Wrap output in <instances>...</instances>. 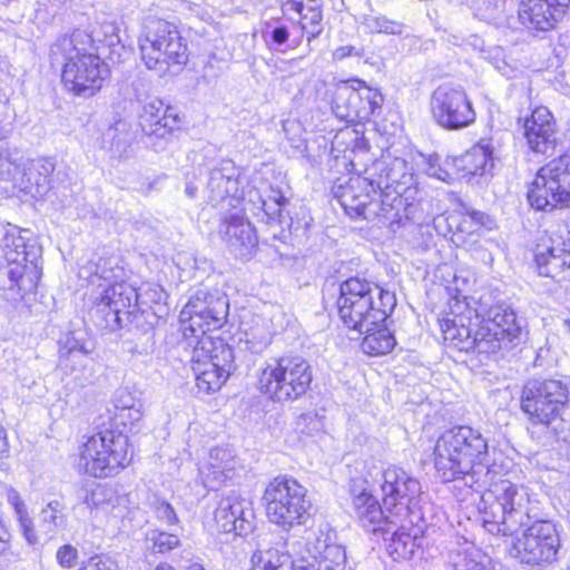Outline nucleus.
I'll return each instance as SVG.
<instances>
[{
	"instance_id": "f257e3e1",
	"label": "nucleus",
	"mask_w": 570,
	"mask_h": 570,
	"mask_svg": "<svg viewBox=\"0 0 570 570\" xmlns=\"http://www.w3.org/2000/svg\"><path fill=\"white\" fill-rule=\"evenodd\" d=\"M529 498L523 488L499 480L481 497L479 511L485 530L495 535H514L523 529L510 548L521 563L544 568L558 560L561 548L557 524L550 520H531Z\"/></svg>"
},
{
	"instance_id": "f03ea898",
	"label": "nucleus",
	"mask_w": 570,
	"mask_h": 570,
	"mask_svg": "<svg viewBox=\"0 0 570 570\" xmlns=\"http://www.w3.org/2000/svg\"><path fill=\"white\" fill-rule=\"evenodd\" d=\"M434 465L444 482L462 479L476 489H490L498 482H493L487 439L468 425L441 434L434 446Z\"/></svg>"
},
{
	"instance_id": "7ed1b4c3",
	"label": "nucleus",
	"mask_w": 570,
	"mask_h": 570,
	"mask_svg": "<svg viewBox=\"0 0 570 570\" xmlns=\"http://www.w3.org/2000/svg\"><path fill=\"white\" fill-rule=\"evenodd\" d=\"M81 33L59 38L50 49L53 63H62L65 88L79 97H92L109 75L108 66L95 53L79 47Z\"/></svg>"
},
{
	"instance_id": "20e7f679",
	"label": "nucleus",
	"mask_w": 570,
	"mask_h": 570,
	"mask_svg": "<svg viewBox=\"0 0 570 570\" xmlns=\"http://www.w3.org/2000/svg\"><path fill=\"white\" fill-rule=\"evenodd\" d=\"M138 48L142 62L159 76L171 67L180 69L188 61L187 43L178 28L161 18L147 17L138 36Z\"/></svg>"
},
{
	"instance_id": "39448f33",
	"label": "nucleus",
	"mask_w": 570,
	"mask_h": 570,
	"mask_svg": "<svg viewBox=\"0 0 570 570\" xmlns=\"http://www.w3.org/2000/svg\"><path fill=\"white\" fill-rule=\"evenodd\" d=\"M0 256L6 265L0 274L9 279V289H17L21 295L33 292L42 275V248L38 242L16 227L6 232L0 243Z\"/></svg>"
},
{
	"instance_id": "423d86ee",
	"label": "nucleus",
	"mask_w": 570,
	"mask_h": 570,
	"mask_svg": "<svg viewBox=\"0 0 570 570\" xmlns=\"http://www.w3.org/2000/svg\"><path fill=\"white\" fill-rule=\"evenodd\" d=\"M371 186L363 176L351 177L344 186H340L336 198L345 213L351 217H362L373 222L376 218L387 224L393 230L409 220L406 199L399 195L375 199Z\"/></svg>"
},
{
	"instance_id": "0eeeda50",
	"label": "nucleus",
	"mask_w": 570,
	"mask_h": 570,
	"mask_svg": "<svg viewBox=\"0 0 570 570\" xmlns=\"http://www.w3.org/2000/svg\"><path fill=\"white\" fill-rule=\"evenodd\" d=\"M180 344L188 353L198 392L210 394L220 390L235 368L233 348L213 336H200L195 344L194 341Z\"/></svg>"
},
{
	"instance_id": "6e6552de",
	"label": "nucleus",
	"mask_w": 570,
	"mask_h": 570,
	"mask_svg": "<svg viewBox=\"0 0 570 570\" xmlns=\"http://www.w3.org/2000/svg\"><path fill=\"white\" fill-rule=\"evenodd\" d=\"M474 304V318L480 321V346L487 355L509 351L522 341V320L512 307L493 303L483 295Z\"/></svg>"
},
{
	"instance_id": "1a4fd4ad",
	"label": "nucleus",
	"mask_w": 570,
	"mask_h": 570,
	"mask_svg": "<svg viewBox=\"0 0 570 570\" xmlns=\"http://www.w3.org/2000/svg\"><path fill=\"white\" fill-rule=\"evenodd\" d=\"M313 367L301 355L287 354L272 358L262 370L258 386L262 393L276 402L295 401L311 387Z\"/></svg>"
},
{
	"instance_id": "9d476101",
	"label": "nucleus",
	"mask_w": 570,
	"mask_h": 570,
	"mask_svg": "<svg viewBox=\"0 0 570 570\" xmlns=\"http://www.w3.org/2000/svg\"><path fill=\"white\" fill-rule=\"evenodd\" d=\"M128 436L119 431L104 430L83 444L78 465L95 478H108L131 461Z\"/></svg>"
},
{
	"instance_id": "9b49d317",
	"label": "nucleus",
	"mask_w": 570,
	"mask_h": 570,
	"mask_svg": "<svg viewBox=\"0 0 570 570\" xmlns=\"http://www.w3.org/2000/svg\"><path fill=\"white\" fill-rule=\"evenodd\" d=\"M306 492V488L293 478L281 475L273 479L263 495L269 521L283 528L305 524L312 507Z\"/></svg>"
},
{
	"instance_id": "f8f14e48",
	"label": "nucleus",
	"mask_w": 570,
	"mask_h": 570,
	"mask_svg": "<svg viewBox=\"0 0 570 570\" xmlns=\"http://www.w3.org/2000/svg\"><path fill=\"white\" fill-rule=\"evenodd\" d=\"M569 386L562 380H529L521 394V410L532 424L549 426L562 416L568 404Z\"/></svg>"
},
{
	"instance_id": "ddd939ff",
	"label": "nucleus",
	"mask_w": 570,
	"mask_h": 570,
	"mask_svg": "<svg viewBox=\"0 0 570 570\" xmlns=\"http://www.w3.org/2000/svg\"><path fill=\"white\" fill-rule=\"evenodd\" d=\"M527 195L537 210L570 207V156H560L541 167Z\"/></svg>"
},
{
	"instance_id": "4468645a",
	"label": "nucleus",
	"mask_w": 570,
	"mask_h": 570,
	"mask_svg": "<svg viewBox=\"0 0 570 570\" xmlns=\"http://www.w3.org/2000/svg\"><path fill=\"white\" fill-rule=\"evenodd\" d=\"M228 309V298L220 292L196 291L180 312L184 336L187 337L188 332L194 336L185 341H194L195 344L200 336H207V331L219 328L227 318Z\"/></svg>"
},
{
	"instance_id": "2eb2a0df",
	"label": "nucleus",
	"mask_w": 570,
	"mask_h": 570,
	"mask_svg": "<svg viewBox=\"0 0 570 570\" xmlns=\"http://www.w3.org/2000/svg\"><path fill=\"white\" fill-rule=\"evenodd\" d=\"M381 92L365 85L363 80L342 81L335 88L332 110L336 118L346 122L365 121L381 109Z\"/></svg>"
},
{
	"instance_id": "dca6fc26",
	"label": "nucleus",
	"mask_w": 570,
	"mask_h": 570,
	"mask_svg": "<svg viewBox=\"0 0 570 570\" xmlns=\"http://www.w3.org/2000/svg\"><path fill=\"white\" fill-rule=\"evenodd\" d=\"M92 313L99 320L98 325L110 331L132 324L140 313L136 287L126 282L108 286Z\"/></svg>"
},
{
	"instance_id": "f3484780",
	"label": "nucleus",
	"mask_w": 570,
	"mask_h": 570,
	"mask_svg": "<svg viewBox=\"0 0 570 570\" xmlns=\"http://www.w3.org/2000/svg\"><path fill=\"white\" fill-rule=\"evenodd\" d=\"M430 108L435 122L448 130H460L475 121V111L464 90L439 86L431 96Z\"/></svg>"
},
{
	"instance_id": "a211bd4d",
	"label": "nucleus",
	"mask_w": 570,
	"mask_h": 570,
	"mask_svg": "<svg viewBox=\"0 0 570 570\" xmlns=\"http://www.w3.org/2000/svg\"><path fill=\"white\" fill-rule=\"evenodd\" d=\"M450 317L441 321V331L449 345L462 352L485 354L480 346V321L474 318V305L464 299H455L450 305Z\"/></svg>"
},
{
	"instance_id": "6ab92c4d",
	"label": "nucleus",
	"mask_w": 570,
	"mask_h": 570,
	"mask_svg": "<svg viewBox=\"0 0 570 570\" xmlns=\"http://www.w3.org/2000/svg\"><path fill=\"white\" fill-rule=\"evenodd\" d=\"M381 491L386 512L401 520L407 519L417 507L421 484L404 470L393 466L383 472Z\"/></svg>"
},
{
	"instance_id": "aec40b11",
	"label": "nucleus",
	"mask_w": 570,
	"mask_h": 570,
	"mask_svg": "<svg viewBox=\"0 0 570 570\" xmlns=\"http://www.w3.org/2000/svg\"><path fill=\"white\" fill-rule=\"evenodd\" d=\"M338 316L343 324L352 331H368L372 325L386 322L396 305L394 293L386 292L377 302H336Z\"/></svg>"
},
{
	"instance_id": "412c9836",
	"label": "nucleus",
	"mask_w": 570,
	"mask_h": 570,
	"mask_svg": "<svg viewBox=\"0 0 570 570\" xmlns=\"http://www.w3.org/2000/svg\"><path fill=\"white\" fill-rule=\"evenodd\" d=\"M217 528L225 533L247 535L253 530L254 511L250 502L235 491L223 495L214 512Z\"/></svg>"
},
{
	"instance_id": "4be33fe9",
	"label": "nucleus",
	"mask_w": 570,
	"mask_h": 570,
	"mask_svg": "<svg viewBox=\"0 0 570 570\" xmlns=\"http://www.w3.org/2000/svg\"><path fill=\"white\" fill-rule=\"evenodd\" d=\"M16 168L6 180L13 183L19 190L33 197L45 196L51 187L55 163L49 158H37L20 164L14 158Z\"/></svg>"
},
{
	"instance_id": "5701e85b",
	"label": "nucleus",
	"mask_w": 570,
	"mask_h": 570,
	"mask_svg": "<svg viewBox=\"0 0 570 570\" xmlns=\"http://www.w3.org/2000/svg\"><path fill=\"white\" fill-rule=\"evenodd\" d=\"M523 136L534 154L552 155L558 144L556 120L547 107H537L524 119Z\"/></svg>"
},
{
	"instance_id": "b1692460",
	"label": "nucleus",
	"mask_w": 570,
	"mask_h": 570,
	"mask_svg": "<svg viewBox=\"0 0 570 570\" xmlns=\"http://www.w3.org/2000/svg\"><path fill=\"white\" fill-rule=\"evenodd\" d=\"M219 233L230 253L237 258L249 259L258 246L253 225L239 212L222 219Z\"/></svg>"
},
{
	"instance_id": "393cba45",
	"label": "nucleus",
	"mask_w": 570,
	"mask_h": 570,
	"mask_svg": "<svg viewBox=\"0 0 570 570\" xmlns=\"http://www.w3.org/2000/svg\"><path fill=\"white\" fill-rule=\"evenodd\" d=\"M382 171H386V176L380 197L385 198L389 195L391 197L399 195L401 198H405L406 207L409 208V219H411L413 206L409 203V197L404 196V193L410 191L409 185L413 179L409 171V164L399 157L383 156L370 166L372 175H376V173L382 174Z\"/></svg>"
},
{
	"instance_id": "a878e982",
	"label": "nucleus",
	"mask_w": 570,
	"mask_h": 570,
	"mask_svg": "<svg viewBox=\"0 0 570 570\" xmlns=\"http://www.w3.org/2000/svg\"><path fill=\"white\" fill-rule=\"evenodd\" d=\"M569 3L570 0H522L519 20L527 28L548 31L564 16Z\"/></svg>"
},
{
	"instance_id": "bb28decb",
	"label": "nucleus",
	"mask_w": 570,
	"mask_h": 570,
	"mask_svg": "<svg viewBox=\"0 0 570 570\" xmlns=\"http://www.w3.org/2000/svg\"><path fill=\"white\" fill-rule=\"evenodd\" d=\"M239 173L232 160H223L219 165L209 171L206 184V199L213 206L229 199V205L236 207L234 203H239Z\"/></svg>"
},
{
	"instance_id": "cd10ccee",
	"label": "nucleus",
	"mask_w": 570,
	"mask_h": 570,
	"mask_svg": "<svg viewBox=\"0 0 570 570\" xmlns=\"http://www.w3.org/2000/svg\"><path fill=\"white\" fill-rule=\"evenodd\" d=\"M282 11L291 20H297L301 33L307 35V42L317 38L323 31V11L316 0H286Z\"/></svg>"
},
{
	"instance_id": "c85d7f7f",
	"label": "nucleus",
	"mask_w": 570,
	"mask_h": 570,
	"mask_svg": "<svg viewBox=\"0 0 570 570\" xmlns=\"http://www.w3.org/2000/svg\"><path fill=\"white\" fill-rule=\"evenodd\" d=\"M235 464L236 461L230 450L213 449L208 462L199 468L203 485L208 490H218L227 479L232 478Z\"/></svg>"
},
{
	"instance_id": "c756f323",
	"label": "nucleus",
	"mask_w": 570,
	"mask_h": 570,
	"mask_svg": "<svg viewBox=\"0 0 570 570\" xmlns=\"http://www.w3.org/2000/svg\"><path fill=\"white\" fill-rule=\"evenodd\" d=\"M353 507L361 525L368 531H391V523H395L393 515L385 514L379 501L365 490L354 495Z\"/></svg>"
},
{
	"instance_id": "7c9ffc66",
	"label": "nucleus",
	"mask_w": 570,
	"mask_h": 570,
	"mask_svg": "<svg viewBox=\"0 0 570 570\" xmlns=\"http://www.w3.org/2000/svg\"><path fill=\"white\" fill-rule=\"evenodd\" d=\"M499 154V141L493 137L481 139L464 155L454 159V165L464 175H478L489 171Z\"/></svg>"
},
{
	"instance_id": "2f4dec72",
	"label": "nucleus",
	"mask_w": 570,
	"mask_h": 570,
	"mask_svg": "<svg viewBox=\"0 0 570 570\" xmlns=\"http://www.w3.org/2000/svg\"><path fill=\"white\" fill-rule=\"evenodd\" d=\"M90 353L91 348L86 343H80L75 337H68L60 348V366L75 374L76 380L89 382L92 376L89 371Z\"/></svg>"
},
{
	"instance_id": "473e14b6",
	"label": "nucleus",
	"mask_w": 570,
	"mask_h": 570,
	"mask_svg": "<svg viewBox=\"0 0 570 570\" xmlns=\"http://www.w3.org/2000/svg\"><path fill=\"white\" fill-rule=\"evenodd\" d=\"M387 291L379 284L360 277H350L340 285V296L337 302H377Z\"/></svg>"
},
{
	"instance_id": "72a5a7b5",
	"label": "nucleus",
	"mask_w": 570,
	"mask_h": 570,
	"mask_svg": "<svg viewBox=\"0 0 570 570\" xmlns=\"http://www.w3.org/2000/svg\"><path fill=\"white\" fill-rule=\"evenodd\" d=\"M120 503L117 491L107 484L95 483L90 488L79 491V505H85L90 511H104L115 509Z\"/></svg>"
},
{
	"instance_id": "f704fd0d",
	"label": "nucleus",
	"mask_w": 570,
	"mask_h": 570,
	"mask_svg": "<svg viewBox=\"0 0 570 570\" xmlns=\"http://www.w3.org/2000/svg\"><path fill=\"white\" fill-rule=\"evenodd\" d=\"M395 523H391V531H382L384 534L391 533L389 552L394 560L409 559L414 554L415 549L420 546L417 534H411L405 524L406 519H394Z\"/></svg>"
},
{
	"instance_id": "c9c22d12",
	"label": "nucleus",
	"mask_w": 570,
	"mask_h": 570,
	"mask_svg": "<svg viewBox=\"0 0 570 570\" xmlns=\"http://www.w3.org/2000/svg\"><path fill=\"white\" fill-rule=\"evenodd\" d=\"M356 332L360 335L364 334L361 347L363 352L368 355H385L390 353L396 344L395 337L386 327L385 322L372 325L368 331Z\"/></svg>"
},
{
	"instance_id": "e433bc0d",
	"label": "nucleus",
	"mask_w": 570,
	"mask_h": 570,
	"mask_svg": "<svg viewBox=\"0 0 570 570\" xmlns=\"http://www.w3.org/2000/svg\"><path fill=\"white\" fill-rule=\"evenodd\" d=\"M288 199L283 195L282 190L271 188L266 198L261 199L262 210L266 217L267 224H278L282 229H291L293 219L285 209Z\"/></svg>"
},
{
	"instance_id": "4c0bfd02",
	"label": "nucleus",
	"mask_w": 570,
	"mask_h": 570,
	"mask_svg": "<svg viewBox=\"0 0 570 570\" xmlns=\"http://www.w3.org/2000/svg\"><path fill=\"white\" fill-rule=\"evenodd\" d=\"M297 560L279 549L272 548L265 551H257L252 556V567L264 570H295Z\"/></svg>"
},
{
	"instance_id": "58836bf2",
	"label": "nucleus",
	"mask_w": 570,
	"mask_h": 570,
	"mask_svg": "<svg viewBox=\"0 0 570 570\" xmlns=\"http://www.w3.org/2000/svg\"><path fill=\"white\" fill-rule=\"evenodd\" d=\"M317 554H309L317 560L318 567L325 570H342L346 560L345 550L336 543L317 540L314 547Z\"/></svg>"
},
{
	"instance_id": "ea45409f",
	"label": "nucleus",
	"mask_w": 570,
	"mask_h": 570,
	"mask_svg": "<svg viewBox=\"0 0 570 570\" xmlns=\"http://www.w3.org/2000/svg\"><path fill=\"white\" fill-rule=\"evenodd\" d=\"M539 274L547 277H557L566 268H570V255L552 246L547 253L537 255Z\"/></svg>"
},
{
	"instance_id": "a19ab883",
	"label": "nucleus",
	"mask_w": 570,
	"mask_h": 570,
	"mask_svg": "<svg viewBox=\"0 0 570 570\" xmlns=\"http://www.w3.org/2000/svg\"><path fill=\"white\" fill-rule=\"evenodd\" d=\"M132 141L134 136L129 130V126L122 120L116 121L102 135L104 146L119 156L127 151Z\"/></svg>"
},
{
	"instance_id": "79ce46f5",
	"label": "nucleus",
	"mask_w": 570,
	"mask_h": 570,
	"mask_svg": "<svg viewBox=\"0 0 570 570\" xmlns=\"http://www.w3.org/2000/svg\"><path fill=\"white\" fill-rule=\"evenodd\" d=\"M164 102L161 100H151L144 105L140 114V127L147 135L164 137L166 129H161V115Z\"/></svg>"
},
{
	"instance_id": "37998d69",
	"label": "nucleus",
	"mask_w": 570,
	"mask_h": 570,
	"mask_svg": "<svg viewBox=\"0 0 570 570\" xmlns=\"http://www.w3.org/2000/svg\"><path fill=\"white\" fill-rule=\"evenodd\" d=\"M264 37L271 49L281 52H285L287 49H295L303 41V35L289 39V30L282 23L268 26L264 32Z\"/></svg>"
},
{
	"instance_id": "c03bdc74",
	"label": "nucleus",
	"mask_w": 570,
	"mask_h": 570,
	"mask_svg": "<svg viewBox=\"0 0 570 570\" xmlns=\"http://www.w3.org/2000/svg\"><path fill=\"white\" fill-rule=\"evenodd\" d=\"M450 563L453 570H493L490 559L478 551H458Z\"/></svg>"
},
{
	"instance_id": "a18cd8bd",
	"label": "nucleus",
	"mask_w": 570,
	"mask_h": 570,
	"mask_svg": "<svg viewBox=\"0 0 570 570\" xmlns=\"http://www.w3.org/2000/svg\"><path fill=\"white\" fill-rule=\"evenodd\" d=\"M65 507L58 501L53 500L47 504L46 508L41 510L40 519L43 524L46 532L51 533L55 530L62 525L65 522Z\"/></svg>"
},
{
	"instance_id": "49530a36",
	"label": "nucleus",
	"mask_w": 570,
	"mask_h": 570,
	"mask_svg": "<svg viewBox=\"0 0 570 570\" xmlns=\"http://www.w3.org/2000/svg\"><path fill=\"white\" fill-rule=\"evenodd\" d=\"M146 538L151 543V550L156 553H166L179 546L178 537L173 533L153 530L147 533Z\"/></svg>"
},
{
	"instance_id": "de8ad7c7",
	"label": "nucleus",
	"mask_w": 570,
	"mask_h": 570,
	"mask_svg": "<svg viewBox=\"0 0 570 570\" xmlns=\"http://www.w3.org/2000/svg\"><path fill=\"white\" fill-rule=\"evenodd\" d=\"M150 509L153 510L157 520L168 527L178 524V517L174 507L166 500L155 497L150 501Z\"/></svg>"
},
{
	"instance_id": "09e8293b",
	"label": "nucleus",
	"mask_w": 570,
	"mask_h": 570,
	"mask_svg": "<svg viewBox=\"0 0 570 570\" xmlns=\"http://www.w3.org/2000/svg\"><path fill=\"white\" fill-rule=\"evenodd\" d=\"M16 513L18 515L20 530L28 542V544L32 546L37 543V535L33 530V523L31 518L28 515L26 508L22 503L16 504Z\"/></svg>"
},
{
	"instance_id": "8fccbe9b",
	"label": "nucleus",
	"mask_w": 570,
	"mask_h": 570,
	"mask_svg": "<svg viewBox=\"0 0 570 570\" xmlns=\"http://www.w3.org/2000/svg\"><path fill=\"white\" fill-rule=\"evenodd\" d=\"M474 14L485 21L497 20L501 9L498 2L491 0H475L473 3Z\"/></svg>"
},
{
	"instance_id": "3c124183",
	"label": "nucleus",
	"mask_w": 570,
	"mask_h": 570,
	"mask_svg": "<svg viewBox=\"0 0 570 570\" xmlns=\"http://www.w3.org/2000/svg\"><path fill=\"white\" fill-rule=\"evenodd\" d=\"M78 551L70 544L62 546L57 551L58 563L65 569H71L76 566Z\"/></svg>"
},
{
	"instance_id": "603ef678",
	"label": "nucleus",
	"mask_w": 570,
	"mask_h": 570,
	"mask_svg": "<svg viewBox=\"0 0 570 570\" xmlns=\"http://www.w3.org/2000/svg\"><path fill=\"white\" fill-rule=\"evenodd\" d=\"M425 171L430 177H434L442 181L450 183L453 179V176L446 169L441 167L439 158H430Z\"/></svg>"
},
{
	"instance_id": "864d4df0",
	"label": "nucleus",
	"mask_w": 570,
	"mask_h": 570,
	"mask_svg": "<svg viewBox=\"0 0 570 570\" xmlns=\"http://www.w3.org/2000/svg\"><path fill=\"white\" fill-rule=\"evenodd\" d=\"M85 570H118L116 561L108 557L96 556L90 558Z\"/></svg>"
},
{
	"instance_id": "5fc2aeb1",
	"label": "nucleus",
	"mask_w": 570,
	"mask_h": 570,
	"mask_svg": "<svg viewBox=\"0 0 570 570\" xmlns=\"http://www.w3.org/2000/svg\"><path fill=\"white\" fill-rule=\"evenodd\" d=\"M347 57H364V50L354 46H341L333 51V59L341 61Z\"/></svg>"
},
{
	"instance_id": "6e6d98bb",
	"label": "nucleus",
	"mask_w": 570,
	"mask_h": 570,
	"mask_svg": "<svg viewBox=\"0 0 570 570\" xmlns=\"http://www.w3.org/2000/svg\"><path fill=\"white\" fill-rule=\"evenodd\" d=\"M386 171H382V174L376 173V175H372L370 173V166L365 168L363 178L368 181L371 186V190L374 195L377 194V191H382L384 180H385Z\"/></svg>"
},
{
	"instance_id": "4d7b16f0",
	"label": "nucleus",
	"mask_w": 570,
	"mask_h": 570,
	"mask_svg": "<svg viewBox=\"0 0 570 570\" xmlns=\"http://www.w3.org/2000/svg\"><path fill=\"white\" fill-rule=\"evenodd\" d=\"M117 416L121 420L122 424H135L136 422H139L142 417V412L140 409V404H137L135 406H130L127 410L122 412H118Z\"/></svg>"
},
{
	"instance_id": "13d9d810",
	"label": "nucleus",
	"mask_w": 570,
	"mask_h": 570,
	"mask_svg": "<svg viewBox=\"0 0 570 570\" xmlns=\"http://www.w3.org/2000/svg\"><path fill=\"white\" fill-rule=\"evenodd\" d=\"M115 404L118 412H122L130 406L137 405L131 394L126 390L119 391L118 396L115 400Z\"/></svg>"
},
{
	"instance_id": "bf43d9fd",
	"label": "nucleus",
	"mask_w": 570,
	"mask_h": 570,
	"mask_svg": "<svg viewBox=\"0 0 570 570\" xmlns=\"http://www.w3.org/2000/svg\"><path fill=\"white\" fill-rule=\"evenodd\" d=\"M161 129H166V134L171 131L174 126L177 122V115L174 112V109L171 107H165L161 115Z\"/></svg>"
},
{
	"instance_id": "052dcab7",
	"label": "nucleus",
	"mask_w": 570,
	"mask_h": 570,
	"mask_svg": "<svg viewBox=\"0 0 570 570\" xmlns=\"http://www.w3.org/2000/svg\"><path fill=\"white\" fill-rule=\"evenodd\" d=\"M10 539L11 534L9 530L0 521V556H4L10 551Z\"/></svg>"
},
{
	"instance_id": "680f3d73",
	"label": "nucleus",
	"mask_w": 570,
	"mask_h": 570,
	"mask_svg": "<svg viewBox=\"0 0 570 570\" xmlns=\"http://www.w3.org/2000/svg\"><path fill=\"white\" fill-rule=\"evenodd\" d=\"M295 570H325L318 567L317 560L313 559L311 556L301 557L297 559V564Z\"/></svg>"
},
{
	"instance_id": "e2e57ef3",
	"label": "nucleus",
	"mask_w": 570,
	"mask_h": 570,
	"mask_svg": "<svg viewBox=\"0 0 570 570\" xmlns=\"http://www.w3.org/2000/svg\"><path fill=\"white\" fill-rule=\"evenodd\" d=\"M375 30L377 32L394 35V33L399 32V26L396 23L387 21L385 19H376L375 20Z\"/></svg>"
},
{
	"instance_id": "0e129e2a",
	"label": "nucleus",
	"mask_w": 570,
	"mask_h": 570,
	"mask_svg": "<svg viewBox=\"0 0 570 570\" xmlns=\"http://www.w3.org/2000/svg\"><path fill=\"white\" fill-rule=\"evenodd\" d=\"M9 453V442L4 429L0 425V458L7 456Z\"/></svg>"
},
{
	"instance_id": "69168bd1",
	"label": "nucleus",
	"mask_w": 570,
	"mask_h": 570,
	"mask_svg": "<svg viewBox=\"0 0 570 570\" xmlns=\"http://www.w3.org/2000/svg\"><path fill=\"white\" fill-rule=\"evenodd\" d=\"M562 242L558 244V249L563 250L567 255H570V230H567L566 236H561Z\"/></svg>"
},
{
	"instance_id": "338daca9",
	"label": "nucleus",
	"mask_w": 570,
	"mask_h": 570,
	"mask_svg": "<svg viewBox=\"0 0 570 570\" xmlns=\"http://www.w3.org/2000/svg\"><path fill=\"white\" fill-rule=\"evenodd\" d=\"M548 353H549V348L540 347L539 351L537 352V357H535L534 364L542 366L543 365L542 360L546 357V355Z\"/></svg>"
},
{
	"instance_id": "774afa93",
	"label": "nucleus",
	"mask_w": 570,
	"mask_h": 570,
	"mask_svg": "<svg viewBox=\"0 0 570 570\" xmlns=\"http://www.w3.org/2000/svg\"><path fill=\"white\" fill-rule=\"evenodd\" d=\"M185 194L189 198H194L196 196V194H197V186L194 185L193 183H187L186 187H185Z\"/></svg>"
}]
</instances>
